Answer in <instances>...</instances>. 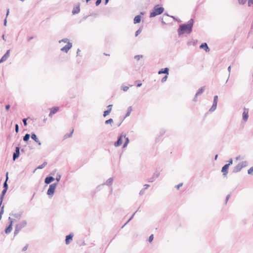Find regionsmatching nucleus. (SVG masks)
Masks as SVG:
<instances>
[{
    "label": "nucleus",
    "instance_id": "obj_42",
    "mask_svg": "<svg viewBox=\"0 0 253 253\" xmlns=\"http://www.w3.org/2000/svg\"><path fill=\"white\" fill-rule=\"evenodd\" d=\"M247 1V0H238L239 3L241 5L245 4Z\"/></svg>",
    "mask_w": 253,
    "mask_h": 253
},
{
    "label": "nucleus",
    "instance_id": "obj_23",
    "mask_svg": "<svg viewBox=\"0 0 253 253\" xmlns=\"http://www.w3.org/2000/svg\"><path fill=\"white\" fill-rule=\"evenodd\" d=\"M59 108L58 107H53L50 109L51 114H55L58 110Z\"/></svg>",
    "mask_w": 253,
    "mask_h": 253
},
{
    "label": "nucleus",
    "instance_id": "obj_19",
    "mask_svg": "<svg viewBox=\"0 0 253 253\" xmlns=\"http://www.w3.org/2000/svg\"><path fill=\"white\" fill-rule=\"evenodd\" d=\"M169 69L167 67L161 69L158 72V74H165L166 75H169Z\"/></svg>",
    "mask_w": 253,
    "mask_h": 253
},
{
    "label": "nucleus",
    "instance_id": "obj_48",
    "mask_svg": "<svg viewBox=\"0 0 253 253\" xmlns=\"http://www.w3.org/2000/svg\"><path fill=\"white\" fill-rule=\"evenodd\" d=\"M153 239H154V236L153 234H152L149 236V239H148V241L149 242H151L153 241Z\"/></svg>",
    "mask_w": 253,
    "mask_h": 253
},
{
    "label": "nucleus",
    "instance_id": "obj_13",
    "mask_svg": "<svg viewBox=\"0 0 253 253\" xmlns=\"http://www.w3.org/2000/svg\"><path fill=\"white\" fill-rule=\"evenodd\" d=\"M74 236L73 233H70L69 235L66 236L65 239V243L66 245H69L70 242L73 240V238Z\"/></svg>",
    "mask_w": 253,
    "mask_h": 253
},
{
    "label": "nucleus",
    "instance_id": "obj_24",
    "mask_svg": "<svg viewBox=\"0 0 253 253\" xmlns=\"http://www.w3.org/2000/svg\"><path fill=\"white\" fill-rule=\"evenodd\" d=\"M31 136V135L29 133H26L23 137V141L25 142H27Z\"/></svg>",
    "mask_w": 253,
    "mask_h": 253
},
{
    "label": "nucleus",
    "instance_id": "obj_28",
    "mask_svg": "<svg viewBox=\"0 0 253 253\" xmlns=\"http://www.w3.org/2000/svg\"><path fill=\"white\" fill-rule=\"evenodd\" d=\"M205 90V87L203 86L199 88L197 92H196L197 95H199L201 94Z\"/></svg>",
    "mask_w": 253,
    "mask_h": 253
},
{
    "label": "nucleus",
    "instance_id": "obj_11",
    "mask_svg": "<svg viewBox=\"0 0 253 253\" xmlns=\"http://www.w3.org/2000/svg\"><path fill=\"white\" fill-rule=\"evenodd\" d=\"M160 175V173L158 171H156L155 172H154L153 173V176L148 178L147 181L148 182H153V181H154L156 178H158L159 176Z\"/></svg>",
    "mask_w": 253,
    "mask_h": 253
},
{
    "label": "nucleus",
    "instance_id": "obj_31",
    "mask_svg": "<svg viewBox=\"0 0 253 253\" xmlns=\"http://www.w3.org/2000/svg\"><path fill=\"white\" fill-rule=\"evenodd\" d=\"M124 138H125V141L123 144V148L126 147V146L127 145V144H128V143L129 142V139L128 137H126L125 136V137H124Z\"/></svg>",
    "mask_w": 253,
    "mask_h": 253
},
{
    "label": "nucleus",
    "instance_id": "obj_18",
    "mask_svg": "<svg viewBox=\"0 0 253 253\" xmlns=\"http://www.w3.org/2000/svg\"><path fill=\"white\" fill-rule=\"evenodd\" d=\"M249 115H248V109H244V111L243 113V120L244 121H247L248 119Z\"/></svg>",
    "mask_w": 253,
    "mask_h": 253
},
{
    "label": "nucleus",
    "instance_id": "obj_57",
    "mask_svg": "<svg viewBox=\"0 0 253 253\" xmlns=\"http://www.w3.org/2000/svg\"><path fill=\"white\" fill-rule=\"evenodd\" d=\"M136 82H139L136 85L137 87H140L142 85V83L139 81H136Z\"/></svg>",
    "mask_w": 253,
    "mask_h": 253
},
{
    "label": "nucleus",
    "instance_id": "obj_17",
    "mask_svg": "<svg viewBox=\"0 0 253 253\" xmlns=\"http://www.w3.org/2000/svg\"><path fill=\"white\" fill-rule=\"evenodd\" d=\"M80 11V4H78L76 6L74 7L73 8V9L72 10V13L73 15L78 14Z\"/></svg>",
    "mask_w": 253,
    "mask_h": 253
},
{
    "label": "nucleus",
    "instance_id": "obj_51",
    "mask_svg": "<svg viewBox=\"0 0 253 253\" xmlns=\"http://www.w3.org/2000/svg\"><path fill=\"white\" fill-rule=\"evenodd\" d=\"M28 247V244H27L26 246H25L22 248V252L26 251L27 250Z\"/></svg>",
    "mask_w": 253,
    "mask_h": 253
},
{
    "label": "nucleus",
    "instance_id": "obj_9",
    "mask_svg": "<svg viewBox=\"0 0 253 253\" xmlns=\"http://www.w3.org/2000/svg\"><path fill=\"white\" fill-rule=\"evenodd\" d=\"M144 12H141L140 15H137L135 16L133 19V23L136 24L139 23L141 22V15H144Z\"/></svg>",
    "mask_w": 253,
    "mask_h": 253
},
{
    "label": "nucleus",
    "instance_id": "obj_41",
    "mask_svg": "<svg viewBox=\"0 0 253 253\" xmlns=\"http://www.w3.org/2000/svg\"><path fill=\"white\" fill-rule=\"evenodd\" d=\"M217 102H218V96L217 95H215L213 97V103L217 104Z\"/></svg>",
    "mask_w": 253,
    "mask_h": 253
},
{
    "label": "nucleus",
    "instance_id": "obj_35",
    "mask_svg": "<svg viewBox=\"0 0 253 253\" xmlns=\"http://www.w3.org/2000/svg\"><path fill=\"white\" fill-rule=\"evenodd\" d=\"M110 110H106L105 111H104L103 112V117H106L107 115H108L110 113Z\"/></svg>",
    "mask_w": 253,
    "mask_h": 253
},
{
    "label": "nucleus",
    "instance_id": "obj_36",
    "mask_svg": "<svg viewBox=\"0 0 253 253\" xmlns=\"http://www.w3.org/2000/svg\"><path fill=\"white\" fill-rule=\"evenodd\" d=\"M113 122V120L111 118L105 121V124L106 125H108V124H111V123H112Z\"/></svg>",
    "mask_w": 253,
    "mask_h": 253
},
{
    "label": "nucleus",
    "instance_id": "obj_27",
    "mask_svg": "<svg viewBox=\"0 0 253 253\" xmlns=\"http://www.w3.org/2000/svg\"><path fill=\"white\" fill-rule=\"evenodd\" d=\"M47 165V162H44L42 164L39 166L34 171V172L35 171V170L37 169H43V168H44L45 167V166Z\"/></svg>",
    "mask_w": 253,
    "mask_h": 253
},
{
    "label": "nucleus",
    "instance_id": "obj_20",
    "mask_svg": "<svg viewBox=\"0 0 253 253\" xmlns=\"http://www.w3.org/2000/svg\"><path fill=\"white\" fill-rule=\"evenodd\" d=\"M8 172H7L6 173V175H5L6 176V179H5V181L3 183V189H5L6 190H8V184H7V180L8 179Z\"/></svg>",
    "mask_w": 253,
    "mask_h": 253
},
{
    "label": "nucleus",
    "instance_id": "obj_30",
    "mask_svg": "<svg viewBox=\"0 0 253 253\" xmlns=\"http://www.w3.org/2000/svg\"><path fill=\"white\" fill-rule=\"evenodd\" d=\"M132 111V107L131 106H129L127 108V112L126 114L125 117H127L129 116L131 113V112Z\"/></svg>",
    "mask_w": 253,
    "mask_h": 253
},
{
    "label": "nucleus",
    "instance_id": "obj_55",
    "mask_svg": "<svg viewBox=\"0 0 253 253\" xmlns=\"http://www.w3.org/2000/svg\"><path fill=\"white\" fill-rule=\"evenodd\" d=\"M10 107V105L9 104H7L5 105V109L7 111H8Z\"/></svg>",
    "mask_w": 253,
    "mask_h": 253
},
{
    "label": "nucleus",
    "instance_id": "obj_16",
    "mask_svg": "<svg viewBox=\"0 0 253 253\" xmlns=\"http://www.w3.org/2000/svg\"><path fill=\"white\" fill-rule=\"evenodd\" d=\"M200 48L204 49L206 52H209L210 51V48L206 42L202 43L200 45Z\"/></svg>",
    "mask_w": 253,
    "mask_h": 253
},
{
    "label": "nucleus",
    "instance_id": "obj_61",
    "mask_svg": "<svg viewBox=\"0 0 253 253\" xmlns=\"http://www.w3.org/2000/svg\"><path fill=\"white\" fill-rule=\"evenodd\" d=\"M231 66H229L228 67V71L229 72V76H228V78L230 76V72H231Z\"/></svg>",
    "mask_w": 253,
    "mask_h": 253
},
{
    "label": "nucleus",
    "instance_id": "obj_8",
    "mask_svg": "<svg viewBox=\"0 0 253 253\" xmlns=\"http://www.w3.org/2000/svg\"><path fill=\"white\" fill-rule=\"evenodd\" d=\"M20 144H19L18 146L16 147L15 151L13 154L12 159L14 161L19 158L20 156Z\"/></svg>",
    "mask_w": 253,
    "mask_h": 253
},
{
    "label": "nucleus",
    "instance_id": "obj_39",
    "mask_svg": "<svg viewBox=\"0 0 253 253\" xmlns=\"http://www.w3.org/2000/svg\"><path fill=\"white\" fill-rule=\"evenodd\" d=\"M136 212H137V211H136L132 214V215L131 216V217L130 218H129L128 220L125 223V224H127L133 218V217Z\"/></svg>",
    "mask_w": 253,
    "mask_h": 253
},
{
    "label": "nucleus",
    "instance_id": "obj_12",
    "mask_svg": "<svg viewBox=\"0 0 253 253\" xmlns=\"http://www.w3.org/2000/svg\"><path fill=\"white\" fill-rule=\"evenodd\" d=\"M10 55V49L6 51L5 53L2 56L0 59V63L6 61L7 58L9 57Z\"/></svg>",
    "mask_w": 253,
    "mask_h": 253
},
{
    "label": "nucleus",
    "instance_id": "obj_6",
    "mask_svg": "<svg viewBox=\"0 0 253 253\" xmlns=\"http://www.w3.org/2000/svg\"><path fill=\"white\" fill-rule=\"evenodd\" d=\"M9 221L8 225L5 228L4 232L6 234H9L12 229V225L14 222V219L10 217H8Z\"/></svg>",
    "mask_w": 253,
    "mask_h": 253
},
{
    "label": "nucleus",
    "instance_id": "obj_4",
    "mask_svg": "<svg viewBox=\"0 0 253 253\" xmlns=\"http://www.w3.org/2000/svg\"><path fill=\"white\" fill-rule=\"evenodd\" d=\"M248 165V162L247 161H243L239 163L236 166L232 171L233 173H237L241 170L242 168L247 167Z\"/></svg>",
    "mask_w": 253,
    "mask_h": 253
},
{
    "label": "nucleus",
    "instance_id": "obj_38",
    "mask_svg": "<svg viewBox=\"0 0 253 253\" xmlns=\"http://www.w3.org/2000/svg\"><path fill=\"white\" fill-rule=\"evenodd\" d=\"M142 57H143L142 55H137L134 56V58L138 61V60H140V58H142Z\"/></svg>",
    "mask_w": 253,
    "mask_h": 253
},
{
    "label": "nucleus",
    "instance_id": "obj_7",
    "mask_svg": "<svg viewBox=\"0 0 253 253\" xmlns=\"http://www.w3.org/2000/svg\"><path fill=\"white\" fill-rule=\"evenodd\" d=\"M126 134L123 132L118 137L117 141L114 143V146L115 147L120 146L123 142V138L125 137Z\"/></svg>",
    "mask_w": 253,
    "mask_h": 253
},
{
    "label": "nucleus",
    "instance_id": "obj_33",
    "mask_svg": "<svg viewBox=\"0 0 253 253\" xmlns=\"http://www.w3.org/2000/svg\"><path fill=\"white\" fill-rule=\"evenodd\" d=\"M142 30V27H140L136 32L135 33V37H137L141 32Z\"/></svg>",
    "mask_w": 253,
    "mask_h": 253
},
{
    "label": "nucleus",
    "instance_id": "obj_15",
    "mask_svg": "<svg viewBox=\"0 0 253 253\" xmlns=\"http://www.w3.org/2000/svg\"><path fill=\"white\" fill-rule=\"evenodd\" d=\"M229 167V166H228L226 164L224 165L222 167V168L221 169V172L223 173V175L224 176H226L227 175V174L228 173Z\"/></svg>",
    "mask_w": 253,
    "mask_h": 253
},
{
    "label": "nucleus",
    "instance_id": "obj_59",
    "mask_svg": "<svg viewBox=\"0 0 253 253\" xmlns=\"http://www.w3.org/2000/svg\"><path fill=\"white\" fill-rule=\"evenodd\" d=\"M112 104H110V105H109L108 106H107V109L108 110H110V112L112 110Z\"/></svg>",
    "mask_w": 253,
    "mask_h": 253
},
{
    "label": "nucleus",
    "instance_id": "obj_58",
    "mask_svg": "<svg viewBox=\"0 0 253 253\" xmlns=\"http://www.w3.org/2000/svg\"><path fill=\"white\" fill-rule=\"evenodd\" d=\"M144 188H143L144 190L147 189L148 187H150V185L146 184L144 185Z\"/></svg>",
    "mask_w": 253,
    "mask_h": 253
},
{
    "label": "nucleus",
    "instance_id": "obj_52",
    "mask_svg": "<svg viewBox=\"0 0 253 253\" xmlns=\"http://www.w3.org/2000/svg\"><path fill=\"white\" fill-rule=\"evenodd\" d=\"M165 133V130L164 129H162L160 131V136H163Z\"/></svg>",
    "mask_w": 253,
    "mask_h": 253
},
{
    "label": "nucleus",
    "instance_id": "obj_32",
    "mask_svg": "<svg viewBox=\"0 0 253 253\" xmlns=\"http://www.w3.org/2000/svg\"><path fill=\"white\" fill-rule=\"evenodd\" d=\"M73 132H74V129H73L70 133L65 134L64 136V138L66 139V138L71 137Z\"/></svg>",
    "mask_w": 253,
    "mask_h": 253
},
{
    "label": "nucleus",
    "instance_id": "obj_5",
    "mask_svg": "<svg viewBox=\"0 0 253 253\" xmlns=\"http://www.w3.org/2000/svg\"><path fill=\"white\" fill-rule=\"evenodd\" d=\"M57 186V183H54L49 186V188L47 191V195L49 196H52L55 191V189Z\"/></svg>",
    "mask_w": 253,
    "mask_h": 253
},
{
    "label": "nucleus",
    "instance_id": "obj_54",
    "mask_svg": "<svg viewBox=\"0 0 253 253\" xmlns=\"http://www.w3.org/2000/svg\"><path fill=\"white\" fill-rule=\"evenodd\" d=\"M182 185H183L182 183H179V184L176 185L175 187L176 189H178L180 188V187L182 186Z\"/></svg>",
    "mask_w": 253,
    "mask_h": 253
},
{
    "label": "nucleus",
    "instance_id": "obj_60",
    "mask_svg": "<svg viewBox=\"0 0 253 253\" xmlns=\"http://www.w3.org/2000/svg\"><path fill=\"white\" fill-rule=\"evenodd\" d=\"M3 25L4 26H6L7 25V17H5V18L4 20L3 21Z\"/></svg>",
    "mask_w": 253,
    "mask_h": 253
},
{
    "label": "nucleus",
    "instance_id": "obj_44",
    "mask_svg": "<svg viewBox=\"0 0 253 253\" xmlns=\"http://www.w3.org/2000/svg\"><path fill=\"white\" fill-rule=\"evenodd\" d=\"M168 75H165V76H164V77L162 79V80H161V82H162V83H164V82H165L167 81V79H168Z\"/></svg>",
    "mask_w": 253,
    "mask_h": 253
},
{
    "label": "nucleus",
    "instance_id": "obj_43",
    "mask_svg": "<svg viewBox=\"0 0 253 253\" xmlns=\"http://www.w3.org/2000/svg\"><path fill=\"white\" fill-rule=\"evenodd\" d=\"M59 42H63L67 43L68 42H69V40L68 39L65 38V39H63L61 40V41H59Z\"/></svg>",
    "mask_w": 253,
    "mask_h": 253
},
{
    "label": "nucleus",
    "instance_id": "obj_40",
    "mask_svg": "<svg viewBox=\"0 0 253 253\" xmlns=\"http://www.w3.org/2000/svg\"><path fill=\"white\" fill-rule=\"evenodd\" d=\"M3 212H4V205H3L2 206H1V205L0 207V215L2 216Z\"/></svg>",
    "mask_w": 253,
    "mask_h": 253
},
{
    "label": "nucleus",
    "instance_id": "obj_2",
    "mask_svg": "<svg viewBox=\"0 0 253 253\" xmlns=\"http://www.w3.org/2000/svg\"><path fill=\"white\" fill-rule=\"evenodd\" d=\"M164 11V8L163 6L157 4L153 7L152 11L150 13V17H154L157 15H160Z\"/></svg>",
    "mask_w": 253,
    "mask_h": 253
},
{
    "label": "nucleus",
    "instance_id": "obj_63",
    "mask_svg": "<svg viewBox=\"0 0 253 253\" xmlns=\"http://www.w3.org/2000/svg\"><path fill=\"white\" fill-rule=\"evenodd\" d=\"M198 96V95H197V94L196 93V94H195V96H194V97L193 98V101H195V102L197 101V96Z\"/></svg>",
    "mask_w": 253,
    "mask_h": 253
},
{
    "label": "nucleus",
    "instance_id": "obj_62",
    "mask_svg": "<svg viewBox=\"0 0 253 253\" xmlns=\"http://www.w3.org/2000/svg\"><path fill=\"white\" fill-rule=\"evenodd\" d=\"M230 197V195H228L226 197V199H225V203H227L228 200H229V198Z\"/></svg>",
    "mask_w": 253,
    "mask_h": 253
},
{
    "label": "nucleus",
    "instance_id": "obj_26",
    "mask_svg": "<svg viewBox=\"0 0 253 253\" xmlns=\"http://www.w3.org/2000/svg\"><path fill=\"white\" fill-rule=\"evenodd\" d=\"M217 104H216V103H212L211 107L209 109V111L211 112H212L214 111L215 110V109H216Z\"/></svg>",
    "mask_w": 253,
    "mask_h": 253
},
{
    "label": "nucleus",
    "instance_id": "obj_25",
    "mask_svg": "<svg viewBox=\"0 0 253 253\" xmlns=\"http://www.w3.org/2000/svg\"><path fill=\"white\" fill-rule=\"evenodd\" d=\"M113 181V178L110 177L106 181L105 184L108 186L111 185L112 184Z\"/></svg>",
    "mask_w": 253,
    "mask_h": 253
},
{
    "label": "nucleus",
    "instance_id": "obj_22",
    "mask_svg": "<svg viewBox=\"0 0 253 253\" xmlns=\"http://www.w3.org/2000/svg\"><path fill=\"white\" fill-rule=\"evenodd\" d=\"M11 215L14 216V217L19 219L22 215V212H20L19 213H11L10 214Z\"/></svg>",
    "mask_w": 253,
    "mask_h": 253
},
{
    "label": "nucleus",
    "instance_id": "obj_56",
    "mask_svg": "<svg viewBox=\"0 0 253 253\" xmlns=\"http://www.w3.org/2000/svg\"><path fill=\"white\" fill-rule=\"evenodd\" d=\"M144 191H145V190H144L143 188V189H142L140 190V192H139V195H143V194H144Z\"/></svg>",
    "mask_w": 253,
    "mask_h": 253
},
{
    "label": "nucleus",
    "instance_id": "obj_49",
    "mask_svg": "<svg viewBox=\"0 0 253 253\" xmlns=\"http://www.w3.org/2000/svg\"><path fill=\"white\" fill-rule=\"evenodd\" d=\"M228 164H226V165H227L228 166H230L231 165H232L233 164V160L232 159H230L228 161Z\"/></svg>",
    "mask_w": 253,
    "mask_h": 253
},
{
    "label": "nucleus",
    "instance_id": "obj_14",
    "mask_svg": "<svg viewBox=\"0 0 253 253\" xmlns=\"http://www.w3.org/2000/svg\"><path fill=\"white\" fill-rule=\"evenodd\" d=\"M55 180V178L50 175L47 176L44 179V183L46 184H49Z\"/></svg>",
    "mask_w": 253,
    "mask_h": 253
},
{
    "label": "nucleus",
    "instance_id": "obj_47",
    "mask_svg": "<svg viewBox=\"0 0 253 253\" xmlns=\"http://www.w3.org/2000/svg\"><path fill=\"white\" fill-rule=\"evenodd\" d=\"M15 130L16 133L19 132V126L18 124L15 125Z\"/></svg>",
    "mask_w": 253,
    "mask_h": 253
},
{
    "label": "nucleus",
    "instance_id": "obj_53",
    "mask_svg": "<svg viewBox=\"0 0 253 253\" xmlns=\"http://www.w3.org/2000/svg\"><path fill=\"white\" fill-rule=\"evenodd\" d=\"M252 4H253V0H248V6H251Z\"/></svg>",
    "mask_w": 253,
    "mask_h": 253
},
{
    "label": "nucleus",
    "instance_id": "obj_45",
    "mask_svg": "<svg viewBox=\"0 0 253 253\" xmlns=\"http://www.w3.org/2000/svg\"><path fill=\"white\" fill-rule=\"evenodd\" d=\"M253 172V167H252L248 170V173L249 174H251Z\"/></svg>",
    "mask_w": 253,
    "mask_h": 253
},
{
    "label": "nucleus",
    "instance_id": "obj_3",
    "mask_svg": "<svg viewBox=\"0 0 253 253\" xmlns=\"http://www.w3.org/2000/svg\"><path fill=\"white\" fill-rule=\"evenodd\" d=\"M27 224V222L25 220H22L21 222L16 225L14 232V236L18 234L19 231Z\"/></svg>",
    "mask_w": 253,
    "mask_h": 253
},
{
    "label": "nucleus",
    "instance_id": "obj_50",
    "mask_svg": "<svg viewBox=\"0 0 253 253\" xmlns=\"http://www.w3.org/2000/svg\"><path fill=\"white\" fill-rule=\"evenodd\" d=\"M102 0H96L95 2L96 6H98L101 2Z\"/></svg>",
    "mask_w": 253,
    "mask_h": 253
},
{
    "label": "nucleus",
    "instance_id": "obj_10",
    "mask_svg": "<svg viewBox=\"0 0 253 253\" xmlns=\"http://www.w3.org/2000/svg\"><path fill=\"white\" fill-rule=\"evenodd\" d=\"M72 47V43L70 42H68L67 44L61 49V50L62 51H64L66 53H67L68 51Z\"/></svg>",
    "mask_w": 253,
    "mask_h": 253
},
{
    "label": "nucleus",
    "instance_id": "obj_46",
    "mask_svg": "<svg viewBox=\"0 0 253 253\" xmlns=\"http://www.w3.org/2000/svg\"><path fill=\"white\" fill-rule=\"evenodd\" d=\"M27 120H28L27 118H24V119H23L22 120V121H23V124H24V126H27Z\"/></svg>",
    "mask_w": 253,
    "mask_h": 253
},
{
    "label": "nucleus",
    "instance_id": "obj_21",
    "mask_svg": "<svg viewBox=\"0 0 253 253\" xmlns=\"http://www.w3.org/2000/svg\"><path fill=\"white\" fill-rule=\"evenodd\" d=\"M7 190H6L5 189H3V190L1 192L0 196V206L2 205V201L3 200L4 196L7 192Z\"/></svg>",
    "mask_w": 253,
    "mask_h": 253
},
{
    "label": "nucleus",
    "instance_id": "obj_37",
    "mask_svg": "<svg viewBox=\"0 0 253 253\" xmlns=\"http://www.w3.org/2000/svg\"><path fill=\"white\" fill-rule=\"evenodd\" d=\"M121 88V89H122L124 91H126L128 89L129 87L127 86L122 85Z\"/></svg>",
    "mask_w": 253,
    "mask_h": 253
},
{
    "label": "nucleus",
    "instance_id": "obj_1",
    "mask_svg": "<svg viewBox=\"0 0 253 253\" xmlns=\"http://www.w3.org/2000/svg\"><path fill=\"white\" fill-rule=\"evenodd\" d=\"M194 23V19L191 18L187 23L180 25L177 29L178 36H180L184 34H191L192 32Z\"/></svg>",
    "mask_w": 253,
    "mask_h": 253
},
{
    "label": "nucleus",
    "instance_id": "obj_64",
    "mask_svg": "<svg viewBox=\"0 0 253 253\" xmlns=\"http://www.w3.org/2000/svg\"><path fill=\"white\" fill-rule=\"evenodd\" d=\"M33 38H34V37H30L28 39V40H27L28 42H30V41L31 40H32Z\"/></svg>",
    "mask_w": 253,
    "mask_h": 253
},
{
    "label": "nucleus",
    "instance_id": "obj_34",
    "mask_svg": "<svg viewBox=\"0 0 253 253\" xmlns=\"http://www.w3.org/2000/svg\"><path fill=\"white\" fill-rule=\"evenodd\" d=\"M61 178V175L59 173H57L56 175V177L55 178V180H56L57 181L56 183H58V182L60 180Z\"/></svg>",
    "mask_w": 253,
    "mask_h": 253
},
{
    "label": "nucleus",
    "instance_id": "obj_29",
    "mask_svg": "<svg viewBox=\"0 0 253 253\" xmlns=\"http://www.w3.org/2000/svg\"><path fill=\"white\" fill-rule=\"evenodd\" d=\"M31 138L34 140L35 141H37L38 138L36 134L34 132H32L31 134Z\"/></svg>",
    "mask_w": 253,
    "mask_h": 253
}]
</instances>
